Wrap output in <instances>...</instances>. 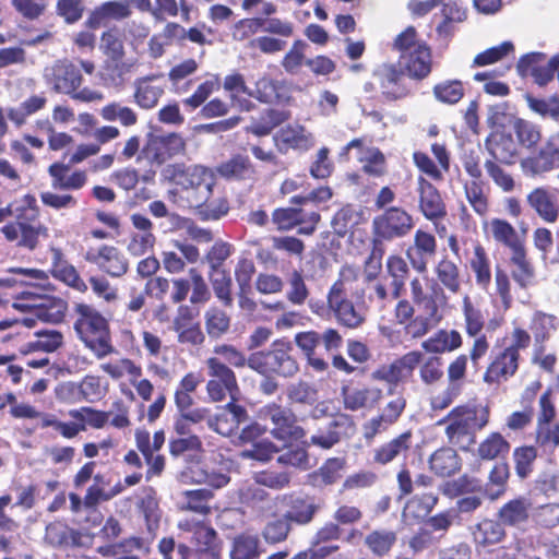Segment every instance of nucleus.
<instances>
[{
  "instance_id": "09e8293b",
  "label": "nucleus",
  "mask_w": 559,
  "mask_h": 559,
  "mask_svg": "<svg viewBox=\"0 0 559 559\" xmlns=\"http://www.w3.org/2000/svg\"><path fill=\"white\" fill-rule=\"evenodd\" d=\"M471 269L475 274L476 284L480 288L487 289L491 282L490 261L485 249L480 245H477L474 248V257L471 260Z\"/></svg>"
},
{
  "instance_id": "423d86ee",
  "label": "nucleus",
  "mask_w": 559,
  "mask_h": 559,
  "mask_svg": "<svg viewBox=\"0 0 559 559\" xmlns=\"http://www.w3.org/2000/svg\"><path fill=\"white\" fill-rule=\"evenodd\" d=\"M260 416L272 424L271 433L278 440H300L306 431L297 425L295 414L287 407L276 403H269L260 409Z\"/></svg>"
},
{
  "instance_id": "3c124183",
  "label": "nucleus",
  "mask_w": 559,
  "mask_h": 559,
  "mask_svg": "<svg viewBox=\"0 0 559 559\" xmlns=\"http://www.w3.org/2000/svg\"><path fill=\"white\" fill-rule=\"evenodd\" d=\"M396 539L393 531L376 530L366 536L365 544L373 555L383 557L391 550Z\"/></svg>"
},
{
  "instance_id": "79ce46f5",
  "label": "nucleus",
  "mask_w": 559,
  "mask_h": 559,
  "mask_svg": "<svg viewBox=\"0 0 559 559\" xmlns=\"http://www.w3.org/2000/svg\"><path fill=\"white\" fill-rule=\"evenodd\" d=\"M381 392L371 389H342L344 406L349 411H358L360 408L372 405L380 399Z\"/></svg>"
},
{
  "instance_id": "2f4dec72",
  "label": "nucleus",
  "mask_w": 559,
  "mask_h": 559,
  "mask_svg": "<svg viewBox=\"0 0 559 559\" xmlns=\"http://www.w3.org/2000/svg\"><path fill=\"white\" fill-rule=\"evenodd\" d=\"M295 344L301 350L307 359L308 365L317 372H323L328 369V361L319 357L316 349L320 345L319 332L317 331H305L299 332L294 337Z\"/></svg>"
},
{
  "instance_id": "052dcab7",
  "label": "nucleus",
  "mask_w": 559,
  "mask_h": 559,
  "mask_svg": "<svg viewBox=\"0 0 559 559\" xmlns=\"http://www.w3.org/2000/svg\"><path fill=\"white\" fill-rule=\"evenodd\" d=\"M509 478V466L506 463H498L489 474V484L485 493L490 500L498 499L504 491Z\"/></svg>"
},
{
  "instance_id": "49530a36",
  "label": "nucleus",
  "mask_w": 559,
  "mask_h": 559,
  "mask_svg": "<svg viewBox=\"0 0 559 559\" xmlns=\"http://www.w3.org/2000/svg\"><path fill=\"white\" fill-rule=\"evenodd\" d=\"M209 278L216 298L225 306L231 307L234 299L231 295L233 281L225 269L210 270Z\"/></svg>"
},
{
  "instance_id": "338daca9",
  "label": "nucleus",
  "mask_w": 559,
  "mask_h": 559,
  "mask_svg": "<svg viewBox=\"0 0 559 559\" xmlns=\"http://www.w3.org/2000/svg\"><path fill=\"white\" fill-rule=\"evenodd\" d=\"M435 97L444 104L453 105L464 96V88L461 81H444L433 87Z\"/></svg>"
},
{
  "instance_id": "de8ad7c7",
  "label": "nucleus",
  "mask_w": 559,
  "mask_h": 559,
  "mask_svg": "<svg viewBox=\"0 0 559 559\" xmlns=\"http://www.w3.org/2000/svg\"><path fill=\"white\" fill-rule=\"evenodd\" d=\"M286 396L290 404L311 406L318 401V390L309 382L299 380L287 385Z\"/></svg>"
},
{
  "instance_id": "412c9836",
  "label": "nucleus",
  "mask_w": 559,
  "mask_h": 559,
  "mask_svg": "<svg viewBox=\"0 0 559 559\" xmlns=\"http://www.w3.org/2000/svg\"><path fill=\"white\" fill-rule=\"evenodd\" d=\"M518 143L512 134L506 132H491L485 140V148L491 159L507 165H512L519 154Z\"/></svg>"
},
{
  "instance_id": "f704fd0d",
  "label": "nucleus",
  "mask_w": 559,
  "mask_h": 559,
  "mask_svg": "<svg viewBox=\"0 0 559 559\" xmlns=\"http://www.w3.org/2000/svg\"><path fill=\"white\" fill-rule=\"evenodd\" d=\"M40 302L33 305L34 316L47 323H60L66 316L67 302L61 298L44 297Z\"/></svg>"
},
{
  "instance_id": "603ef678",
  "label": "nucleus",
  "mask_w": 559,
  "mask_h": 559,
  "mask_svg": "<svg viewBox=\"0 0 559 559\" xmlns=\"http://www.w3.org/2000/svg\"><path fill=\"white\" fill-rule=\"evenodd\" d=\"M504 535L502 523L493 520L481 521L473 532L475 542L480 545L497 544L503 539Z\"/></svg>"
},
{
  "instance_id": "f03ea898",
  "label": "nucleus",
  "mask_w": 559,
  "mask_h": 559,
  "mask_svg": "<svg viewBox=\"0 0 559 559\" xmlns=\"http://www.w3.org/2000/svg\"><path fill=\"white\" fill-rule=\"evenodd\" d=\"M74 310L79 316L74 329L85 346L98 358L112 353L114 347L107 320L90 305L76 304Z\"/></svg>"
},
{
  "instance_id": "5fc2aeb1",
  "label": "nucleus",
  "mask_w": 559,
  "mask_h": 559,
  "mask_svg": "<svg viewBox=\"0 0 559 559\" xmlns=\"http://www.w3.org/2000/svg\"><path fill=\"white\" fill-rule=\"evenodd\" d=\"M513 130L519 144L525 148L535 147L542 139L539 126L525 119L516 118L513 122Z\"/></svg>"
},
{
  "instance_id": "6ab92c4d",
  "label": "nucleus",
  "mask_w": 559,
  "mask_h": 559,
  "mask_svg": "<svg viewBox=\"0 0 559 559\" xmlns=\"http://www.w3.org/2000/svg\"><path fill=\"white\" fill-rule=\"evenodd\" d=\"M186 142L178 133L156 136L145 147L146 157L154 164L162 165L169 158L182 153Z\"/></svg>"
},
{
  "instance_id": "c85d7f7f",
  "label": "nucleus",
  "mask_w": 559,
  "mask_h": 559,
  "mask_svg": "<svg viewBox=\"0 0 559 559\" xmlns=\"http://www.w3.org/2000/svg\"><path fill=\"white\" fill-rule=\"evenodd\" d=\"M211 177H213L212 174L200 165L185 166L176 164L171 167V180L176 186L183 189L185 194L189 189H194Z\"/></svg>"
},
{
  "instance_id": "e433bc0d",
  "label": "nucleus",
  "mask_w": 559,
  "mask_h": 559,
  "mask_svg": "<svg viewBox=\"0 0 559 559\" xmlns=\"http://www.w3.org/2000/svg\"><path fill=\"white\" fill-rule=\"evenodd\" d=\"M45 538L50 545L57 547L79 546L81 533L57 521L47 525Z\"/></svg>"
},
{
  "instance_id": "8fccbe9b",
  "label": "nucleus",
  "mask_w": 559,
  "mask_h": 559,
  "mask_svg": "<svg viewBox=\"0 0 559 559\" xmlns=\"http://www.w3.org/2000/svg\"><path fill=\"white\" fill-rule=\"evenodd\" d=\"M436 274L439 282L451 293H459L461 289L460 270L456 263L448 257L442 258L437 266Z\"/></svg>"
},
{
  "instance_id": "aec40b11",
  "label": "nucleus",
  "mask_w": 559,
  "mask_h": 559,
  "mask_svg": "<svg viewBox=\"0 0 559 559\" xmlns=\"http://www.w3.org/2000/svg\"><path fill=\"white\" fill-rule=\"evenodd\" d=\"M519 357L520 354L513 348H504L488 366L484 374V381L489 384L507 381L516 372L519 368Z\"/></svg>"
},
{
  "instance_id": "37998d69",
  "label": "nucleus",
  "mask_w": 559,
  "mask_h": 559,
  "mask_svg": "<svg viewBox=\"0 0 559 559\" xmlns=\"http://www.w3.org/2000/svg\"><path fill=\"white\" fill-rule=\"evenodd\" d=\"M511 274L521 288L531 286L534 282V267L526 258L525 249L514 252L510 257Z\"/></svg>"
},
{
  "instance_id": "ddd939ff",
  "label": "nucleus",
  "mask_w": 559,
  "mask_h": 559,
  "mask_svg": "<svg viewBox=\"0 0 559 559\" xmlns=\"http://www.w3.org/2000/svg\"><path fill=\"white\" fill-rule=\"evenodd\" d=\"M85 260L112 277H121L129 269L127 258L114 246L103 245L97 250L90 249Z\"/></svg>"
},
{
  "instance_id": "f257e3e1",
  "label": "nucleus",
  "mask_w": 559,
  "mask_h": 559,
  "mask_svg": "<svg viewBox=\"0 0 559 559\" xmlns=\"http://www.w3.org/2000/svg\"><path fill=\"white\" fill-rule=\"evenodd\" d=\"M489 421V409L485 406L460 405L454 407L438 424L448 423L445 435L451 444L468 450L476 442V432Z\"/></svg>"
},
{
  "instance_id": "473e14b6",
  "label": "nucleus",
  "mask_w": 559,
  "mask_h": 559,
  "mask_svg": "<svg viewBox=\"0 0 559 559\" xmlns=\"http://www.w3.org/2000/svg\"><path fill=\"white\" fill-rule=\"evenodd\" d=\"M531 509V501L519 497L504 503L498 511V518L503 525L520 526L528 521Z\"/></svg>"
},
{
  "instance_id": "393cba45",
  "label": "nucleus",
  "mask_w": 559,
  "mask_h": 559,
  "mask_svg": "<svg viewBox=\"0 0 559 559\" xmlns=\"http://www.w3.org/2000/svg\"><path fill=\"white\" fill-rule=\"evenodd\" d=\"M192 545L198 559H219L221 540L213 527L198 524L192 535Z\"/></svg>"
},
{
  "instance_id": "4be33fe9",
  "label": "nucleus",
  "mask_w": 559,
  "mask_h": 559,
  "mask_svg": "<svg viewBox=\"0 0 559 559\" xmlns=\"http://www.w3.org/2000/svg\"><path fill=\"white\" fill-rule=\"evenodd\" d=\"M399 63L409 78L423 80L431 72V50L427 44L417 46V49L400 55Z\"/></svg>"
},
{
  "instance_id": "58836bf2",
  "label": "nucleus",
  "mask_w": 559,
  "mask_h": 559,
  "mask_svg": "<svg viewBox=\"0 0 559 559\" xmlns=\"http://www.w3.org/2000/svg\"><path fill=\"white\" fill-rule=\"evenodd\" d=\"M490 229L493 239L511 250V254L523 250V243L515 228L507 221L493 218L490 222Z\"/></svg>"
},
{
  "instance_id": "13d9d810",
  "label": "nucleus",
  "mask_w": 559,
  "mask_h": 559,
  "mask_svg": "<svg viewBox=\"0 0 559 559\" xmlns=\"http://www.w3.org/2000/svg\"><path fill=\"white\" fill-rule=\"evenodd\" d=\"M537 457V450L533 445H524L514 449L513 461L516 475L524 479L528 477Z\"/></svg>"
},
{
  "instance_id": "e2e57ef3",
  "label": "nucleus",
  "mask_w": 559,
  "mask_h": 559,
  "mask_svg": "<svg viewBox=\"0 0 559 559\" xmlns=\"http://www.w3.org/2000/svg\"><path fill=\"white\" fill-rule=\"evenodd\" d=\"M437 501L438 498L432 493L415 496L406 503L404 514L413 519H424L431 512Z\"/></svg>"
},
{
  "instance_id": "c9c22d12",
  "label": "nucleus",
  "mask_w": 559,
  "mask_h": 559,
  "mask_svg": "<svg viewBox=\"0 0 559 559\" xmlns=\"http://www.w3.org/2000/svg\"><path fill=\"white\" fill-rule=\"evenodd\" d=\"M386 273L391 277L392 298L399 299L409 275V267L406 261L400 255H390L385 264Z\"/></svg>"
},
{
  "instance_id": "0e129e2a",
  "label": "nucleus",
  "mask_w": 559,
  "mask_h": 559,
  "mask_svg": "<svg viewBox=\"0 0 559 559\" xmlns=\"http://www.w3.org/2000/svg\"><path fill=\"white\" fill-rule=\"evenodd\" d=\"M100 116L106 121L119 120L122 126L131 127L138 121V116L130 107L122 106L119 103H111L104 106L100 110Z\"/></svg>"
},
{
  "instance_id": "c03bdc74",
  "label": "nucleus",
  "mask_w": 559,
  "mask_h": 559,
  "mask_svg": "<svg viewBox=\"0 0 559 559\" xmlns=\"http://www.w3.org/2000/svg\"><path fill=\"white\" fill-rule=\"evenodd\" d=\"M217 173L226 179H249L254 170L249 157L236 155L217 167Z\"/></svg>"
},
{
  "instance_id": "ea45409f",
  "label": "nucleus",
  "mask_w": 559,
  "mask_h": 559,
  "mask_svg": "<svg viewBox=\"0 0 559 559\" xmlns=\"http://www.w3.org/2000/svg\"><path fill=\"white\" fill-rule=\"evenodd\" d=\"M430 468L441 477L453 475L460 469V460L456 452L450 448L437 450L429 460Z\"/></svg>"
},
{
  "instance_id": "dca6fc26",
  "label": "nucleus",
  "mask_w": 559,
  "mask_h": 559,
  "mask_svg": "<svg viewBox=\"0 0 559 559\" xmlns=\"http://www.w3.org/2000/svg\"><path fill=\"white\" fill-rule=\"evenodd\" d=\"M423 354L417 350L408 352L388 366H382L373 372V378L388 383L397 384L409 378L421 362Z\"/></svg>"
},
{
  "instance_id": "69168bd1",
  "label": "nucleus",
  "mask_w": 559,
  "mask_h": 559,
  "mask_svg": "<svg viewBox=\"0 0 559 559\" xmlns=\"http://www.w3.org/2000/svg\"><path fill=\"white\" fill-rule=\"evenodd\" d=\"M463 314L467 335L472 337L479 335L485 325L484 314L472 304L468 296L463 299Z\"/></svg>"
},
{
  "instance_id": "bb28decb",
  "label": "nucleus",
  "mask_w": 559,
  "mask_h": 559,
  "mask_svg": "<svg viewBox=\"0 0 559 559\" xmlns=\"http://www.w3.org/2000/svg\"><path fill=\"white\" fill-rule=\"evenodd\" d=\"M162 73L157 74H148L145 76H141L135 79L134 85V102L143 109H152L154 108L162 95L164 94V88L159 85L152 84L153 81L162 78Z\"/></svg>"
},
{
  "instance_id": "864d4df0",
  "label": "nucleus",
  "mask_w": 559,
  "mask_h": 559,
  "mask_svg": "<svg viewBox=\"0 0 559 559\" xmlns=\"http://www.w3.org/2000/svg\"><path fill=\"white\" fill-rule=\"evenodd\" d=\"M360 219L361 213L352 205H346L334 214L331 226L336 235L344 237L353 227L360 223Z\"/></svg>"
},
{
  "instance_id": "9b49d317",
  "label": "nucleus",
  "mask_w": 559,
  "mask_h": 559,
  "mask_svg": "<svg viewBox=\"0 0 559 559\" xmlns=\"http://www.w3.org/2000/svg\"><path fill=\"white\" fill-rule=\"evenodd\" d=\"M46 83L57 93L69 94L82 84L80 70L67 60H59L44 71Z\"/></svg>"
},
{
  "instance_id": "6e6d98bb",
  "label": "nucleus",
  "mask_w": 559,
  "mask_h": 559,
  "mask_svg": "<svg viewBox=\"0 0 559 559\" xmlns=\"http://www.w3.org/2000/svg\"><path fill=\"white\" fill-rule=\"evenodd\" d=\"M556 317L540 311L534 313L530 329L533 333L535 344L544 345L556 330Z\"/></svg>"
},
{
  "instance_id": "cd10ccee",
  "label": "nucleus",
  "mask_w": 559,
  "mask_h": 559,
  "mask_svg": "<svg viewBox=\"0 0 559 559\" xmlns=\"http://www.w3.org/2000/svg\"><path fill=\"white\" fill-rule=\"evenodd\" d=\"M527 203L547 223H555L559 216V205L554 192L536 188L527 195Z\"/></svg>"
},
{
  "instance_id": "680f3d73",
  "label": "nucleus",
  "mask_w": 559,
  "mask_h": 559,
  "mask_svg": "<svg viewBox=\"0 0 559 559\" xmlns=\"http://www.w3.org/2000/svg\"><path fill=\"white\" fill-rule=\"evenodd\" d=\"M536 444L545 454H552L559 447V424L537 425Z\"/></svg>"
},
{
  "instance_id": "4c0bfd02",
  "label": "nucleus",
  "mask_w": 559,
  "mask_h": 559,
  "mask_svg": "<svg viewBox=\"0 0 559 559\" xmlns=\"http://www.w3.org/2000/svg\"><path fill=\"white\" fill-rule=\"evenodd\" d=\"M462 345V336L455 331L440 330L433 336L423 342L421 347L428 353L452 352Z\"/></svg>"
},
{
  "instance_id": "c756f323",
  "label": "nucleus",
  "mask_w": 559,
  "mask_h": 559,
  "mask_svg": "<svg viewBox=\"0 0 559 559\" xmlns=\"http://www.w3.org/2000/svg\"><path fill=\"white\" fill-rule=\"evenodd\" d=\"M405 406L406 400L403 396H397L395 400L389 402L383 408L381 415L371 418L366 425V437L371 438L377 433L386 430L389 426L400 418Z\"/></svg>"
},
{
  "instance_id": "39448f33",
  "label": "nucleus",
  "mask_w": 559,
  "mask_h": 559,
  "mask_svg": "<svg viewBox=\"0 0 559 559\" xmlns=\"http://www.w3.org/2000/svg\"><path fill=\"white\" fill-rule=\"evenodd\" d=\"M207 374L210 380L206 383L209 397L213 402H222L227 395L236 400L239 386L235 372L217 357H210L206 360Z\"/></svg>"
},
{
  "instance_id": "a878e982",
  "label": "nucleus",
  "mask_w": 559,
  "mask_h": 559,
  "mask_svg": "<svg viewBox=\"0 0 559 559\" xmlns=\"http://www.w3.org/2000/svg\"><path fill=\"white\" fill-rule=\"evenodd\" d=\"M412 447V432L406 431L372 451V462L386 465L400 456H406Z\"/></svg>"
},
{
  "instance_id": "f3484780",
  "label": "nucleus",
  "mask_w": 559,
  "mask_h": 559,
  "mask_svg": "<svg viewBox=\"0 0 559 559\" xmlns=\"http://www.w3.org/2000/svg\"><path fill=\"white\" fill-rule=\"evenodd\" d=\"M436 252L437 240L435 236L418 229L414 235V243L406 250V257L415 271L425 273L430 259L436 255Z\"/></svg>"
},
{
  "instance_id": "a19ab883",
  "label": "nucleus",
  "mask_w": 559,
  "mask_h": 559,
  "mask_svg": "<svg viewBox=\"0 0 559 559\" xmlns=\"http://www.w3.org/2000/svg\"><path fill=\"white\" fill-rule=\"evenodd\" d=\"M124 39L123 32L118 27H111L102 34L99 49L107 57L106 60L123 59L126 55Z\"/></svg>"
},
{
  "instance_id": "2eb2a0df",
  "label": "nucleus",
  "mask_w": 559,
  "mask_h": 559,
  "mask_svg": "<svg viewBox=\"0 0 559 559\" xmlns=\"http://www.w3.org/2000/svg\"><path fill=\"white\" fill-rule=\"evenodd\" d=\"M416 193L418 210L426 219L433 222L447 215V206L439 190L426 178H418Z\"/></svg>"
},
{
  "instance_id": "a211bd4d",
  "label": "nucleus",
  "mask_w": 559,
  "mask_h": 559,
  "mask_svg": "<svg viewBox=\"0 0 559 559\" xmlns=\"http://www.w3.org/2000/svg\"><path fill=\"white\" fill-rule=\"evenodd\" d=\"M278 499L282 506L286 508L283 513L285 519L289 523L298 525L309 524L320 509L313 499L301 495H282Z\"/></svg>"
},
{
  "instance_id": "a18cd8bd",
  "label": "nucleus",
  "mask_w": 559,
  "mask_h": 559,
  "mask_svg": "<svg viewBox=\"0 0 559 559\" xmlns=\"http://www.w3.org/2000/svg\"><path fill=\"white\" fill-rule=\"evenodd\" d=\"M132 67V62L123 61V59L106 60L103 66L102 79L107 86H122Z\"/></svg>"
},
{
  "instance_id": "1a4fd4ad",
  "label": "nucleus",
  "mask_w": 559,
  "mask_h": 559,
  "mask_svg": "<svg viewBox=\"0 0 559 559\" xmlns=\"http://www.w3.org/2000/svg\"><path fill=\"white\" fill-rule=\"evenodd\" d=\"M355 433V424L353 417L347 414L338 413L313 433L308 441H305L306 447H318L323 450H329L344 439H349Z\"/></svg>"
},
{
  "instance_id": "20e7f679",
  "label": "nucleus",
  "mask_w": 559,
  "mask_h": 559,
  "mask_svg": "<svg viewBox=\"0 0 559 559\" xmlns=\"http://www.w3.org/2000/svg\"><path fill=\"white\" fill-rule=\"evenodd\" d=\"M248 366L261 374L274 373L283 378H293L299 371L293 346L286 342H275L269 350L252 353Z\"/></svg>"
},
{
  "instance_id": "4d7b16f0",
  "label": "nucleus",
  "mask_w": 559,
  "mask_h": 559,
  "mask_svg": "<svg viewBox=\"0 0 559 559\" xmlns=\"http://www.w3.org/2000/svg\"><path fill=\"white\" fill-rule=\"evenodd\" d=\"M205 329L211 338H219L230 326V318L218 308H210L204 313Z\"/></svg>"
},
{
  "instance_id": "0eeeda50",
  "label": "nucleus",
  "mask_w": 559,
  "mask_h": 559,
  "mask_svg": "<svg viewBox=\"0 0 559 559\" xmlns=\"http://www.w3.org/2000/svg\"><path fill=\"white\" fill-rule=\"evenodd\" d=\"M412 215L402 207L391 206L372 221L373 236L391 241L403 238L414 228Z\"/></svg>"
},
{
  "instance_id": "9d476101",
  "label": "nucleus",
  "mask_w": 559,
  "mask_h": 559,
  "mask_svg": "<svg viewBox=\"0 0 559 559\" xmlns=\"http://www.w3.org/2000/svg\"><path fill=\"white\" fill-rule=\"evenodd\" d=\"M524 174L537 176L559 168V132L550 134L536 155L521 163Z\"/></svg>"
},
{
  "instance_id": "4468645a",
  "label": "nucleus",
  "mask_w": 559,
  "mask_h": 559,
  "mask_svg": "<svg viewBox=\"0 0 559 559\" xmlns=\"http://www.w3.org/2000/svg\"><path fill=\"white\" fill-rule=\"evenodd\" d=\"M372 78L389 100L401 99L408 94L407 87L403 84V72L395 64H379L373 70Z\"/></svg>"
},
{
  "instance_id": "7ed1b4c3",
  "label": "nucleus",
  "mask_w": 559,
  "mask_h": 559,
  "mask_svg": "<svg viewBox=\"0 0 559 559\" xmlns=\"http://www.w3.org/2000/svg\"><path fill=\"white\" fill-rule=\"evenodd\" d=\"M25 204L13 221L7 223L1 233L8 241L15 242L17 247L34 250L40 237L48 236V229L38 219L37 209L32 204L36 202L33 195H25Z\"/></svg>"
},
{
  "instance_id": "774afa93",
  "label": "nucleus",
  "mask_w": 559,
  "mask_h": 559,
  "mask_svg": "<svg viewBox=\"0 0 559 559\" xmlns=\"http://www.w3.org/2000/svg\"><path fill=\"white\" fill-rule=\"evenodd\" d=\"M508 441L498 432H492L478 448V454L484 460H493L499 454L508 452Z\"/></svg>"
},
{
  "instance_id": "f8f14e48",
  "label": "nucleus",
  "mask_w": 559,
  "mask_h": 559,
  "mask_svg": "<svg viewBox=\"0 0 559 559\" xmlns=\"http://www.w3.org/2000/svg\"><path fill=\"white\" fill-rule=\"evenodd\" d=\"M236 400H231L219 412L207 418V426L215 432L229 437L235 433L241 424L249 419L248 411L245 406L237 404Z\"/></svg>"
},
{
  "instance_id": "b1692460",
  "label": "nucleus",
  "mask_w": 559,
  "mask_h": 559,
  "mask_svg": "<svg viewBox=\"0 0 559 559\" xmlns=\"http://www.w3.org/2000/svg\"><path fill=\"white\" fill-rule=\"evenodd\" d=\"M277 147L308 151L314 145L313 135L300 124H287L281 128L274 135Z\"/></svg>"
},
{
  "instance_id": "bf43d9fd",
  "label": "nucleus",
  "mask_w": 559,
  "mask_h": 559,
  "mask_svg": "<svg viewBox=\"0 0 559 559\" xmlns=\"http://www.w3.org/2000/svg\"><path fill=\"white\" fill-rule=\"evenodd\" d=\"M525 99L532 111L545 119L549 118L556 122L559 121V98L557 96L537 98L527 94Z\"/></svg>"
},
{
  "instance_id": "5701e85b",
  "label": "nucleus",
  "mask_w": 559,
  "mask_h": 559,
  "mask_svg": "<svg viewBox=\"0 0 559 559\" xmlns=\"http://www.w3.org/2000/svg\"><path fill=\"white\" fill-rule=\"evenodd\" d=\"M131 14L132 10L128 8L126 0L106 1L91 12L86 20V25L96 29L107 21H122L129 19Z\"/></svg>"
},
{
  "instance_id": "6e6552de",
  "label": "nucleus",
  "mask_w": 559,
  "mask_h": 559,
  "mask_svg": "<svg viewBox=\"0 0 559 559\" xmlns=\"http://www.w3.org/2000/svg\"><path fill=\"white\" fill-rule=\"evenodd\" d=\"M328 305L336 321L348 329L359 328L366 320L362 306H356L347 298L342 281L335 282L328 294Z\"/></svg>"
},
{
  "instance_id": "7c9ffc66",
  "label": "nucleus",
  "mask_w": 559,
  "mask_h": 559,
  "mask_svg": "<svg viewBox=\"0 0 559 559\" xmlns=\"http://www.w3.org/2000/svg\"><path fill=\"white\" fill-rule=\"evenodd\" d=\"M69 166L55 163L49 166L48 173L52 178L51 186L55 190H80L87 182L86 173L83 170H75L68 174Z\"/></svg>"
},
{
  "instance_id": "72a5a7b5",
  "label": "nucleus",
  "mask_w": 559,
  "mask_h": 559,
  "mask_svg": "<svg viewBox=\"0 0 559 559\" xmlns=\"http://www.w3.org/2000/svg\"><path fill=\"white\" fill-rule=\"evenodd\" d=\"M262 552L263 548L258 535L241 533L233 538L229 550V558L260 559Z\"/></svg>"
}]
</instances>
